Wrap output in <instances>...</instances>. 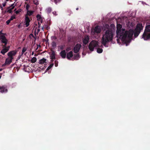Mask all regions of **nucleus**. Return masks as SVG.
<instances>
[{
	"label": "nucleus",
	"mask_w": 150,
	"mask_h": 150,
	"mask_svg": "<svg viewBox=\"0 0 150 150\" xmlns=\"http://www.w3.org/2000/svg\"><path fill=\"white\" fill-rule=\"evenodd\" d=\"M11 21L10 19H9V20H8L6 21V24L7 25H8L9 24V23H10Z\"/></svg>",
	"instance_id": "4c0bfd02"
},
{
	"label": "nucleus",
	"mask_w": 150,
	"mask_h": 150,
	"mask_svg": "<svg viewBox=\"0 0 150 150\" xmlns=\"http://www.w3.org/2000/svg\"><path fill=\"white\" fill-rule=\"evenodd\" d=\"M50 59L52 60H54L55 59V53L54 51H52L50 56Z\"/></svg>",
	"instance_id": "aec40b11"
},
{
	"label": "nucleus",
	"mask_w": 150,
	"mask_h": 150,
	"mask_svg": "<svg viewBox=\"0 0 150 150\" xmlns=\"http://www.w3.org/2000/svg\"><path fill=\"white\" fill-rule=\"evenodd\" d=\"M11 7L12 8V7H14V4H12L10 6H9V7H8L7 9H9L10 8V7Z\"/></svg>",
	"instance_id": "e433bc0d"
},
{
	"label": "nucleus",
	"mask_w": 150,
	"mask_h": 150,
	"mask_svg": "<svg viewBox=\"0 0 150 150\" xmlns=\"http://www.w3.org/2000/svg\"><path fill=\"white\" fill-rule=\"evenodd\" d=\"M52 38L53 40H55L57 39V38L55 36H53L52 37Z\"/></svg>",
	"instance_id": "ea45409f"
},
{
	"label": "nucleus",
	"mask_w": 150,
	"mask_h": 150,
	"mask_svg": "<svg viewBox=\"0 0 150 150\" xmlns=\"http://www.w3.org/2000/svg\"><path fill=\"white\" fill-rule=\"evenodd\" d=\"M36 17L37 18L38 20H40L41 23H42V17L40 15L38 14L36 16Z\"/></svg>",
	"instance_id": "5701e85b"
},
{
	"label": "nucleus",
	"mask_w": 150,
	"mask_h": 150,
	"mask_svg": "<svg viewBox=\"0 0 150 150\" xmlns=\"http://www.w3.org/2000/svg\"><path fill=\"white\" fill-rule=\"evenodd\" d=\"M0 89V92L1 93H6L7 92L8 90L4 86H1Z\"/></svg>",
	"instance_id": "f8f14e48"
},
{
	"label": "nucleus",
	"mask_w": 150,
	"mask_h": 150,
	"mask_svg": "<svg viewBox=\"0 0 150 150\" xmlns=\"http://www.w3.org/2000/svg\"><path fill=\"white\" fill-rule=\"evenodd\" d=\"M73 56V52L71 51L68 52L67 54V58L69 59H70V58L72 57Z\"/></svg>",
	"instance_id": "4468645a"
},
{
	"label": "nucleus",
	"mask_w": 150,
	"mask_h": 150,
	"mask_svg": "<svg viewBox=\"0 0 150 150\" xmlns=\"http://www.w3.org/2000/svg\"><path fill=\"white\" fill-rule=\"evenodd\" d=\"M7 65V64H6V62H5V63L2 65V66H4Z\"/></svg>",
	"instance_id": "a18cd8bd"
},
{
	"label": "nucleus",
	"mask_w": 150,
	"mask_h": 150,
	"mask_svg": "<svg viewBox=\"0 0 150 150\" xmlns=\"http://www.w3.org/2000/svg\"><path fill=\"white\" fill-rule=\"evenodd\" d=\"M13 59H11L9 57L8 58L6 59L5 60L6 64L8 65L10 64L12 62Z\"/></svg>",
	"instance_id": "2eb2a0df"
},
{
	"label": "nucleus",
	"mask_w": 150,
	"mask_h": 150,
	"mask_svg": "<svg viewBox=\"0 0 150 150\" xmlns=\"http://www.w3.org/2000/svg\"><path fill=\"white\" fill-rule=\"evenodd\" d=\"M60 55L63 58H65L66 55V52L65 50H63L60 53Z\"/></svg>",
	"instance_id": "ddd939ff"
},
{
	"label": "nucleus",
	"mask_w": 150,
	"mask_h": 150,
	"mask_svg": "<svg viewBox=\"0 0 150 150\" xmlns=\"http://www.w3.org/2000/svg\"><path fill=\"white\" fill-rule=\"evenodd\" d=\"M18 51L16 50L10 51L7 54L8 57L11 59H13V56H15L16 54Z\"/></svg>",
	"instance_id": "0eeeda50"
},
{
	"label": "nucleus",
	"mask_w": 150,
	"mask_h": 150,
	"mask_svg": "<svg viewBox=\"0 0 150 150\" xmlns=\"http://www.w3.org/2000/svg\"><path fill=\"white\" fill-rule=\"evenodd\" d=\"M1 55H0V58H1Z\"/></svg>",
	"instance_id": "69168bd1"
},
{
	"label": "nucleus",
	"mask_w": 150,
	"mask_h": 150,
	"mask_svg": "<svg viewBox=\"0 0 150 150\" xmlns=\"http://www.w3.org/2000/svg\"><path fill=\"white\" fill-rule=\"evenodd\" d=\"M58 62L57 60H55L54 61L55 66L56 67H57L58 65Z\"/></svg>",
	"instance_id": "72a5a7b5"
},
{
	"label": "nucleus",
	"mask_w": 150,
	"mask_h": 150,
	"mask_svg": "<svg viewBox=\"0 0 150 150\" xmlns=\"http://www.w3.org/2000/svg\"><path fill=\"white\" fill-rule=\"evenodd\" d=\"M52 46L53 47H55L56 46V42L55 41H53L52 43Z\"/></svg>",
	"instance_id": "c756f323"
},
{
	"label": "nucleus",
	"mask_w": 150,
	"mask_h": 150,
	"mask_svg": "<svg viewBox=\"0 0 150 150\" xmlns=\"http://www.w3.org/2000/svg\"><path fill=\"white\" fill-rule=\"evenodd\" d=\"M0 8L1 9V10H3V7L1 5L0 6Z\"/></svg>",
	"instance_id": "de8ad7c7"
},
{
	"label": "nucleus",
	"mask_w": 150,
	"mask_h": 150,
	"mask_svg": "<svg viewBox=\"0 0 150 150\" xmlns=\"http://www.w3.org/2000/svg\"><path fill=\"white\" fill-rule=\"evenodd\" d=\"M27 48L25 47H23V48L22 52V55H23V53L26 51Z\"/></svg>",
	"instance_id": "c85d7f7f"
},
{
	"label": "nucleus",
	"mask_w": 150,
	"mask_h": 150,
	"mask_svg": "<svg viewBox=\"0 0 150 150\" xmlns=\"http://www.w3.org/2000/svg\"><path fill=\"white\" fill-rule=\"evenodd\" d=\"M45 41H46V42H47V41H48V40H47V41L45 40Z\"/></svg>",
	"instance_id": "e2e57ef3"
},
{
	"label": "nucleus",
	"mask_w": 150,
	"mask_h": 150,
	"mask_svg": "<svg viewBox=\"0 0 150 150\" xmlns=\"http://www.w3.org/2000/svg\"><path fill=\"white\" fill-rule=\"evenodd\" d=\"M49 28H50L48 26H47L46 27V29L47 30H48Z\"/></svg>",
	"instance_id": "49530a36"
},
{
	"label": "nucleus",
	"mask_w": 150,
	"mask_h": 150,
	"mask_svg": "<svg viewBox=\"0 0 150 150\" xmlns=\"http://www.w3.org/2000/svg\"><path fill=\"white\" fill-rule=\"evenodd\" d=\"M60 49L61 50H63L64 49V47H63V46H62L61 47H60Z\"/></svg>",
	"instance_id": "c03bdc74"
},
{
	"label": "nucleus",
	"mask_w": 150,
	"mask_h": 150,
	"mask_svg": "<svg viewBox=\"0 0 150 150\" xmlns=\"http://www.w3.org/2000/svg\"><path fill=\"white\" fill-rule=\"evenodd\" d=\"M30 7V6L28 4H27L26 5V8L27 10V11H29V8Z\"/></svg>",
	"instance_id": "f704fd0d"
},
{
	"label": "nucleus",
	"mask_w": 150,
	"mask_h": 150,
	"mask_svg": "<svg viewBox=\"0 0 150 150\" xmlns=\"http://www.w3.org/2000/svg\"><path fill=\"white\" fill-rule=\"evenodd\" d=\"M16 10V9H15L14 10V11H15Z\"/></svg>",
	"instance_id": "680f3d73"
},
{
	"label": "nucleus",
	"mask_w": 150,
	"mask_h": 150,
	"mask_svg": "<svg viewBox=\"0 0 150 150\" xmlns=\"http://www.w3.org/2000/svg\"><path fill=\"white\" fill-rule=\"evenodd\" d=\"M54 65V64L53 63H52L46 69L45 72H47V71H48Z\"/></svg>",
	"instance_id": "b1692460"
},
{
	"label": "nucleus",
	"mask_w": 150,
	"mask_h": 150,
	"mask_svg": "<svg viewBox=\"0 0 150 150\" xmlns=\"http://www.w3.org/2000/svg\"><path fill=\"white\" fill-rule=\"evenodd\" d=\"M33 2H34V3L36 5H37L38 4V1H37V0H34L33 1Z\"/></svg>",
	"instance_id": "c9c22d12"
},
{
	"label": "nucleus",
	"mask_w": 150,
	"mask_h": 150,
	"mask_svg": "<svg viewBox=\"0 0 150 150\" xmlns=\"http://www.w3.org/2000/svg\"><path fill=\"white\" fill-rule=\"evenodd\" d=\"M113 38V33L111 30H108L105 32L102 38V44L105 47L108 46L107 45V43L112 40Z\"/></svg>",
	"instance_id": "7ed1b4c3"
},
{
	"label": "nucleus",
	"mask_w": 150,
	"mask_h": 150,
	"mask_svg": "<svg viewBox=\"0 0 150 150\" xmlns=\"http://www.w3.org/2000/svg\"><path fill=\"white\" fill-rule=\"evenodd\" d=\"M61 1V0H51V1L54 2L56 4H57L58 3H59Z\"/></svg>",
	"instance_id": "a878e982"
},
{
	"label": "nucleus",
	"mask_w": 150,
	"mask_h": 150,
	"mask_svg": "<svg viewBox=\"0 0 150 150\" xmlns=\"http://www.w3.org/2000/svg\"><path fill=\"white\" fill-rule=\"evenodd\" d=\"M95 32L97 33H100V30L98 26H96L94 29Z\"/></svg>",
	"instance_id": "dca6fc26"
},
{
	"label": "nucleus",
	"mask_w": 150,
	"mask_h": 150,
	"mask_svg": "<svg viewBox=\"0 0 150 150\" xmlns=\"http://www.w3.org/2000/svg\"><path fill=\"white\" fill-rule=\"evenodd\" d=\"M6 2H5L4 3L2 4V5L4 7L6 5Z\"/></svg>",
	"instance_id": "79ce46f5"
},
{
	"label": "nucleus",
	"mask_w": 150,
	"mask_h": 150,
	"mask_svg": "<svg viewBox=\"0 0 150 150\" xmlns=\"http://www.w3.org/2000/svg\"><path fill=\"white\" fill-rule=\"evenodd\" d=\"M99 47L98 42L96 40H93L89 43L88 45V48L91 51H93L94 50V47Z\"/></svg>",
	"instance_id": "39448f33"
},
{
	"label": "nucleus",
	"mask_w": 150,
	"mask_h": 150,
	"mask_svg": "<svg viewBox=\"0 0 150 150\" xmlns=\"http://www.w3.org/2000/svg\"><path fill=\"white\" fill-rule=\"evenodd\" d=\"M30 35H31V36H32L33 37H34V35H33L32 34H31Z\"/></svg>",
	"instance_id": "8fccbe9b"
},
{
	"label": "nucleus",
	"mask_w": 150,
	"mask_h": 150,
	"mask_svg": "<svg viewBox=\"0 0 150 150\" xmlns=\"http://www.w3.org/2000/svg\"><path fill=\"white\" fill-rule=\"evenodd\" d=\"M52 13H53L54 15H55V16H56V15H57V14L56 12V11H53V12H52Z\"/></svg>",
	"instance_id": "37998d69"
},
{
	"label": "nucleus",
	"mask_w": 150,
	"mask_h": 150,
	"mask_svg": "<svg viewBox=\"0 0 150 150\" xmlns=\"http://www.w3.org/2000/svg\"><path fill=\"white\" fill-rule=\"evenodd\" d=\"M4 48L1 51V53H2L3 55H4L5 53L7 52L8 51V50L5 47H3Z\"/></svg>",
	"instance_id": "412c9836"
},
{
	"label": "nucleus",
	"mask_w": 150,
	"mask_h": 150,
	"mask_svg": "<svg viewBox=\"0 0 150 150\" xmlns=\"http://www.w3.org/2000/svg\"><path fill=\"white\" fill-rule=\"evenodd\" d=\"M122 26L120 24H117V26L116 34L117 35L122 37L124 40L126 39L131 38L133 35V31L130 29L129 31H125V29H121Z\"/></svg>",
	"instance_id": "f257e3e1"
},
{
	"label": "nucleus",
	"mask_w": 150,
	"mask_h": 150,
	"mask_svg": "<svg viewBox=\"0 0 150 150\" xmlns=\"http://www.w3.org/2000/svg\"><path fill=\"white\" fill-rule=\"evenodd\" d=\"M81 47V45L79 43L77 44L74 49V52L75 53H77L79 51Z\"/></svg>",
	"instance_id": "1a4fd4ad"
},
{
	"label": "nucleus",
	"mask_w": 150,
	"mask_h": 150,
	"mask_svg": "<svg viewBox=\"0 0 150 150\" xmlns=\"http://www.w3.org/2000/svg\"><path fill=\"white\" fill-rule=\"evenodd\" d=\"M68 48H67L66 49V50H67V51H68V50H67Z\"/></svg>",
	"instance_id": "bf43d9fd"
},
{
	"label": "nucleus",
	"mask_w": 150,
	"mask_h": 150,
	"mask_svg": "<svg viewBox=\"0 0 150 150\" xmlns=\"http://www.w3.org/2000/svg\"><path fill=\"white\" fill-rule=\"evenodd\" d=\"M38 48V47H37V48H36V50H37Z\"/></svg>",
	"instance_id": "13d9d810"
},
{
	"label": "nucleus",
	"mask_w": 150,
	"mask_h": 150,
	"mask_svg": "<svg viewBox=\"0 0 150 150\" xmlns=\"http://www.w3.org/2000/svg\"><path fill=\"white\" fill-rule=\"evenodd\" d=\"M76 10H78V9H79V8H77L76 9Z\"/></svg>",
	"instance_id": "5fc2aeb1"
},
{
	"label": "nucleus",
	"mask_w": 150,
	"mask_h": 150,
	"mask_svg": "<svg viewBox=\"0 0 150 150\" xmlns=\"http://www.w3.org/2000/svg\"><path fill=\"white\" fill-rule=\"evenodd\" d=\"M14 7H12L10 9H9L7 11V12L11 13L12 12V10L13 9Z\"/></svg>",
	"instance_id": "2f4dec72"
},
{
	"label": "nucleus",
	"mask_w": 150,
	"mask_h": 150,
	"mask_svg": "<svg viewBox=\"0 0 150 150\" xmlns=\"http://www.w3.org/2000/svg\"><path fill=\"white\" fill-rule=\"evenodd\" d=\"M52 8L51 7H48L46 9V12L48 13H50L52 11Z\"/></svg>",
	"instance_id": "bb28decb"
},
{
	"label": "nucleus",
	"mask_w": 150,
	"mask_h": 150,
	"mask_svg": "<svg viewBox=\"0 0 150 150\" xmlns=\"http://www.w3.org/2000/svg\"><path fill=\"white\" fill-rule=\"evenodd\" d=\"M33 13V11H27V13L25 14V16H28L32 15Z\"/></svg>",
	"instance_id": "f3484780"
},
{
	"label": "nucleus",
	"mask_w": 150,
	"mask_h": 150,
	"mask_svg": "<svg viewBox=\"0 0 150 150\" xmlns=\"http://www.w3.org/2000/svg\"><path fill=\"white\" fill-rule=\"evenodd\" d=\"M16 18V17L15 15H13L9 19L11 21L13 20V19H15Z\"/></svg>",
	"instance_id": "473e14b6"
},
{
	"label": "nucleus",
	"mask_w": 150,
	"mask_h": 150,
	"mask_svg": "<svg viewBox=\"0 0 150 150\" xmlns=\"http://www.w3.org/2000/svg\"><path fill=\"white\" fill-rule=\"evenodd\" d=\"M5 47V48H6L7 49H8V51L9 50V48H10V46H8L7 47L6 46L5 47Z\"/></svg>",
	"instance_id": "a19ab883"
},
{
	"label": "nucleus",
	"mask_w": 150,
	"mask_h": 150,
	"mask_svg": "<svg viewBox=\"0 0 150 150\" xmlns=\"http://www.w3.org/2000/svg\"><path fill=\"white\" fill-rule=\"evenodd\" d=\"M0 40H1V42L4 44L2 46L3 47H5L6 46L8 40L6 39V37L5 36H2L0 37Z\"/></svg>",
	"instance_id": "6e6552de"
},
{
	"label": "nucleus",
	"mask_w": 150,
	"mask_h": 150,
	"mask_svg": "<svg viewBox=\"0 0 150 150\" xmlns=\"http://www.w3.org/2000/svg\"><path fill=\"white\" fill-rule=\"evenodd\" d=\"M37 61V59L36 57H34L32 58L31 60V62L32 63H35Z\"/></svg>",
	"instance_id": "393cba45"
},
{
	"label": "nucleus",
	"mask_w": 150,
	"mask_h": 150,
	"mask_svg": "<svg viewBox=\"0 0 150 150\" xmlns=\"http://www.w3.org/2000/svg\"><path fill=\"white\" fill-rule=\"evenodd\" d=\"M22 55H22V54H19L18 57V59H19Z\"/></svg>",
	"instance_id": "58836bf2"
},
{
	"label": "nucleus",
	"mask_w": 150,
	"mask_h": 150,
	"mask_svg": "<svg viewBox=\"0 0 150 150\" xmlns=\"http://www.w3.org/2000/svg\"><path fill=\"white\" fill-rule=\"evenodd\" d=\"M144 31L148 33H150V25H149L146 26Z\"/></svg>",
	"instance_id": "a211bd4d"
},
{
	"label": "nucleus",
	"mask_w": 150,
	"mask_h": 150,
	"mask_svg": "<svg viewBox=\"0 0 150 150\" xmlns=\"http://www.w3.org/2000/svg\"><path fill=\"white\" fill-rule=\"evenodd\" d=\"M2 70V69H0V71H1Z\"/></svg>",
	"instance_id": "4d7b16f0"
},
{
	"label": "nucleus",
	"mask_w": 150,
	"mask_h": 150,
	"mask_svg": "<svg viewBox=\"0 0 150 150\" xmlns=\"http://www.w3.org/2000/svg\"><path fill=\"white\" fill-rule=\"evenodd\" d=\"M42 30H43L44 31V27H42Z\"/></svg>",
	"instance_id": "3c124183"
},
{
	"label": "nucleus",
	"mask_w": 150,
	"mask_h": 150,
	"mask_svg": "<svg viewBox=\"0 0 150 150\" xmlns=\"http://www.w3.org/2000/svg\"><path fill=\"white\" fill-rule=\"evenodd\" d=\"M80 56L79 54H77L74 55V59L76 60H78L80 58Z\"/></svg>",
	"instance_id": "4be33fe9"
},
{
	"label": "nucleus",
	"mask_w": 150,
	"mask_h": 150,
	"mask_svg": "<svg viewBox=\"0 0 150 150\" xmlns=\"http://www.w3.org/2000/svg\"><path fill=\"white\" fill-rule=\"evenodd\" d=\"M30 21L29 17L28 16H25V25H26V27H28L29 25V23Z\"/></svg>",
	"instance_id": "9b49d317"
},
{
	"label": "nucleus",
	"mask_w": 150,
	"mask_h": 150,
	"mask_svg": "<svg viewBox=\"0 0 150 150\" xmlns=\"http://www.w3.org/2000/svg\"><path fill=\"white\" fill-rule=\"evenodd\" d=\"M37 30H38V32H39L40 31V29H38Z\"/></svg>",
	"instance_id": "603ef678"
},
{
	"label": "nucleus",
	"mask_w": 150,
	"mask_h": 150,
	"mask_svg": "<svg viewBox=\"0 0 150 150\" xmlns=\"http://www.w3.org/2000/svg\"><path fill=\"white\" fill-rule=\"evenodd\" d=\"M38 28H40V23L39 22H38Z\"/></svg>",
	"instance_id": "09e8293b"
},
{
	"label": "nucleus",
	"mask_w": 150,
	"mask_h": 150,
	"mask_svg": "<svg viewBox=\"0 0 150 150\" xmlns=\"http://www.w3.org/2000/svg\"><path fill=\"white\" fill-rule=\"evenodd\" d=\"M22 11L21 9H19L18 10L15 11V13L16 14H18L19 13L21 12Z\"/></svg>",
	"instance_id": "7c9ffc66"
},
{
	"label": "nucleus",
	"mask_w": 150,
	"mask_h": 150,
	"mask_svg": "<svg viewBox=\"0 0 150 150\" xmlns=\"http://www.w3.org/2000/svg\"><path fill=\"white\" fill-rule=\"evenodd\" d=\"M143 26L142 23H138L134 30H132L133 31V35L134 34V36L135 37H137L139 35L141 30H143Z\"/></svg>",
	"instance_id": "20e7f679"
},
{
	"label": "nucleus",
	"mask_w": 150,
	"mask_h": 150,
	"mask_svg": "<svg viewBox=\"0 0 150 150\" xmlns=\"http://www.w3.org/2000/svg\"><path fill=\"white\" fill-rule=\"evenodd\" d=\"M113 38V33L111 30H108L105 32L102 38V44L105 47L108 46L107 45V43L112 40Z\"/></svg>",
	"instance_id": "f03ea898"
},
{
	"label": "nucleus",
	"mask_w": 150,
	"mask_h": 150,
	"mask_svg": "<svg viewBox=\"0 0 150 150\" xmlns=\"http://www.w3.org/2000/svg\"><path fill=\"white\" fill-rule=\"evenodd\" d=\"M46 59L43 58L42 59H41L39 60V64H44L45 63H46L47 62H46Z\"/></svg>",
	"instance_id": "6ab92c4d"
},
{
	"label": "nucleus",
	"mask_w": 150,
	"mask_h": 150,
	"mask_svg": "<svg viewBox=\"0 0 150 150\" xmlns=\"http://www.w3.org/2000/svg\"><path fill=\"white\" fill-rule=\"evenodd\" d=\"M53 61H54V60H52H52H51V62H53Z\"/></svg>",
	"instance_id": "864d4df0"
},
{
	"label": "nucleus",
	"mask_w": 150,
	"mask_h": 150,
	"mask_svg": "<svg viewBox=\"0 0 150 150\" xmlns=\"http://www.w3.org/2000/svg\"><path fill=\"white\" fill-rule=\"evenodd\" d=\"M103 49L101 48H98L97 50V52L98 53H100L103 52Z\"/></svg>",
	"instance_id": "cd10ccee"
},
{
	"label": "nucleus",
	"mask_w": 150,
	"mask_h": 150,
	"mask_svg": "<svg viewBox=\"0 0 150 150\" xmlns=\"http://www.w3.org/2000/svg\"><path fill=\"white\" fill-rule=\"evenodd\" d=\"M32 55H33L34 54V52H32Z\"/></svg>",
	"instance_id": "6e6d98bb"
},
{
	"label": "nucleus",
	"mask_w": 150,
	"mask_h": 150,
	"mask_svg": "<svg viewBox=\"0 0 150 150\" xmlns=\"http://www.w3.org/2000/svg\"><path fill=\"white\" fill-rule=\"evenodd\" d=\"M89 39V38L88 36H85L82 40L83 44L85 45H86L88 42Z\"/></svg>",
	"instance_id": "9d476101"
},
{
	"label": "nucleus",
	"mask_w": 150,
	"mask_h": 150,
	"mask_svg": "<svg viewBox=\"0 0 150 150\" xmlns=\"http://www.w3.org/2000/svg\"><path fill=\"white\" fill-rule=\"evenodd\" d=\"M26 1H28V0H26Z\"/></svg>",
	"instance_id": "0e129e2a"
},
{
	"label": "nucleus",
	"mask_w": 150,
	"mask_h": 150,
	"mask_svg": "<svg viewBox=\"0 0 150 150\" xmlns=\"http://www.w3.org/2000/svg\"><path fill=\"white\" fill-rule=\"evenodd\" d=\"M142 38L144 40H150V33H148L144 31L142 36Z\"/></svg>",
	"instance_id": "423d86ee"
},
{
	"label": "nucleus",
	"mask_w": 150,
	"mask_h": 150,
	"mask_svg": "<svg viewBox=\"0 0 150 150\" xmlns=\"http://www.w3.org/2000/svg\"><path fill=\"white\" fill-rule=\"evenodd\" d=\"M1 76L0 75V79H1Z\"/></svg>",
	"instance_id": "052dcab7"
}]
</instances>
